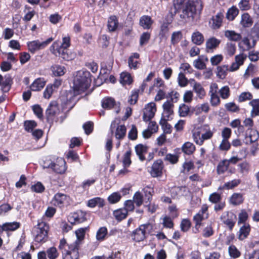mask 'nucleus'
I'll use <instances>...</instances> for the list:
<instances>
[{"instance_id":"1","label":"nucleus","mask_w":259,"mask_h":259,"mask_svg":"<svg viewBox=\"0 0 259 259\" xmlns=\"http://www.w3.org/2000/svg\"><path fill=\"white\" fill-rule=\"evenodd\" d=\"M87 230V228H81L75 231L77 239L70 245H68L64 238L60 240L58 247L62 252V259H78L79 249L84 240Z\"/></svg>"},{"instance_id":"2","label":"nucleus","mask_w":259,"mask_h":259,"mask_svg":"<svg viewBox=\"0 0 259 259\" xmlns=\"http://www.w3.org/2000/svg\"><path fill=\"white\" fill-rule=\"evenodd\" d=\"M174 7L176 11L181 10L180 17L186 20L188 19H193L194 15L200 13L202 10V4L201 0H176Z\"/></svg>"},{"instance_id":"3","label":"nucleus","mask_w":259,"mask_h":259,"mask_svg":"<svg viewBox=\"0 0 259 259\" xmlns=\"http://www.w3.org/2000/svg\"><path fill=\"white\" fill-rule=\"evenodd\" d=\"M230 89L225 85L219 89L216 83H212L209 86L208 95L210 97L209 102L212 107H218L221 104V99L226 100L230 96Z\"/></svg>"},{"instance_id":"4","label":"nucleus","mask_w":259,"mask_h":259,"mask_svg":"<svg viewBox=\"0 0 259 259\" xmlns=\"http://www.w3.org/2000/svg\"><path fill=\"white\" fill-rule=\"evenodd\" d=\"M91 81L90 72L84 70L77 71L73 81L74 91L78 94L84 92L90 86Z\"/></svg>"},{"instance_id":"5","label":"nucleus","mask_w":259,"mask_h":259,"mask_svg":"<svg viewBox=\"0 0 259 259\" xmlns=\"http://www.w3.org/2000/svg\"><path fill=\"white\" fill-rule=\"evenodd\" d=\"M47 120L49 122L54 121L62 123L67 117V113L59 107L56 101H52L46 110Z\"/></svg>"},{"instance_id":"6","label":"nucleus","mask_w":259,"mask_h":259,"mask_svg":"<svg viewBox=\"0 0 259 259\" xmlns=\"http://www.w3.org/2000/svg\"><path fill=\"white\" fill-rule=\"evenodd\" d=\"M213 133L207 125L195 127L192 130V137L194 142L198 145H203L204 141L211 139Z\"/></svg>"},{"instance_id":"7","label":"nucleus","mask_w":259,"mask_h":259,"mask_svg":"<svg viewBox=\"0 0 259 259\" xmlns=\"http://www.w3.org/2000/svg\"><path fill=\"white\" fill-rule=\"evenodd\" d=\"M49 230V226L47 223L41 221H38L37 226L33 230L35 241L39 243L46 242L48 239Z\"/></svg>"},{"instance_id":"8","label":"nucleus","mask_w":259,"mask_h":259,"mask_svg":"<svg viewBox=\"0 0 259 259\" xmlns=\"http://www.w3.org/2000/svg\"><path fill=\"white\" fill-rule=\"evenodd\" d=\"M208 206L206 204H203L201 209L193 217V220L195 224L194 231L195 233L199 232V228L202 225V222L208 218Z\"/></svg>"},{"instance_id":"9","label":"nucleus","mask_w":259,"mask_h":259,"mask_svg":"<svg viewBox=\"0 0 259 259\" xmlns=\"http://www.w3.org/2000/svg\"><path fill=\"white\" fill-rule=\"evenodd\" d=\"M53 40L52 37H50L42 42H40L38 40L30 41L27 43V47L31 53H34L35 52L46 48Z\"/></svg>"},{"instance_id":"10","label":"nucleus","mask_w":259,"mask_h":259,"mask_svg":"<svg viewBox=\"0 0 259 259\" xmlns=\"http://www.w3.org/2000/svg\"><path fill=\"white\" fill-rule=\"evenodd\" d=\"M149 228H151V225L150 224L141 225L133 232V239L137 242L143 241L146 237V230Z\"/></svg>"},{"instance_id":"11","label":"nucleus","mask_w":259,"mask_h":259,"mask_svg":"<svg viewBox=\"0 0 259 259\" xmlns=\"http://www.w3.org/2000/svg\"><path fill=\"white\" fill-rule=\"evenodd\" d=\"M156 111V107L154 103L147 104L144 109L143 120L146 122L150 121L154 116Z\"/></svg>"},{"instance_id":"12","label":"nucleus","mask_w":259,"mask_h":259,"mask_svg":"<svg viewBox=\"0 0 259 259\" xmlns=\"http://www.w3.org/2000/svg\"><path fill=\"white\" fill-rule=\"evenodd\" d=\"M102 107L106 109H114L116 113L120 111L119 104L116 103L115 100L111 97L104 98L102 101Z\"/></svg>"},{"instance_id":"13","label":"nucleus","mask_w":259,"mask_h":259,"mask_svg":"<svg viewBox=\"0 0 259 259\" xmlns=\"http://www.w3.org/2000/svg\"><path fill=\"white\" fill-rule=\"evenodd\" d=\"M69 200V196L68 195L62 193H57L54 195L52 201L54 205L61 207L67 204Z\"/></svg>"},{"instance_id":"14","label":"nucleus","mask_w":259,"mask_h":259,"mask_svg":"<svg viewBox=\"0 0 259 259\" xmlns=\"http://www.w3.org/2000/svg\"><path fill=\"white\" fill-rule=\"evenodd\" d=\"M163 168V162L162 160L160 159L157 160L152 164L149 170L150 174L154 178L160 177L162 174Z\"/></svg>"},{"instance_id":"15","label":"nucleus","mask_w":259,"mask_h":259,"mask_svg":"<svg viewBox=\"0 0 259 259\" xmlns=\"http://www.w3.org/2000/svg\"><path fill=\"white\" fill-rule=\"evenodd\" d=\"M247 58L246 55L240 54L235 57V61L233 62L229 68L230 72L237 70L240 66L243 64L244 61Z\"/></svg>"},{"instance_id":"16","label":"nucleus","mask_w":259,"mask_h":259,"mask_svg":"<svg viewBox=\"0 0 259 259\" xmlns=\"http://www.w3.org/2000/svg\"><path fill=\"white\" fill-rule=\"evenodd\" d=\"M85 213L81 210H78L72 214L70 219L72 224H78L86 220Z\"/></svg>"},{"instance_id":"17","label":"nucleus","mask_w":259,"mask_h":259,"mask_svg":"<svg viewBox=\"0 0 259 259\" xmlns=\"http://www.w3.org/2000/svg\"><path fill=\"white\" fill-rule=\"evenodd\" d=\"M221 40L212 37L208 39L206 42V51L207 53H212L219 46Z\"/></svg>"},{"instance_id":"18","label":"nucleus","mask_w":259,"mask_h":259,"mask_svg":"<svg viewBox=\"0 0 259 259\" xmlns=\"http://www.w3.org/2000/svg\"><path fill=\"white\" fill-rule=\"evenodd\" d=\"M153 23V21L149 16L144 15L140 19L139 24L144 29H150Z\"/></svg>"},{"instance_id":"19","label":"nucleus","mask_w":259,"mask_h":259,"mask_svg":"<svg viewBox=\"0 0 259 259\" xmlns=\"http://www.w3.org/2000/svg\"><path fill=\"white\" fill-rule=\"evenodd\" d=\"M174 105L170 101H166L163 104V113L162 118H167V119L174 113Z\"/></svg>"},{"instance_id":"20","label":"nucleus","mask_w":259,"mask_h":259,"mask_svg":"<svg viewBox=\"0 0 259 259\" xmlns=\"http://www.w3.org/2000/svg\"><path fill=\"white\" fill-rule=\"evenodd\" d=\"M148 147L146 145L143 144H139L136 146L135 151L137 155L141 161L146 159L145 154L147 152Z\"/></svg>"},{"instance_id":"21","label":"nucleus","mask_w":259,"mask_h":259,"mask_svg":"<svg viewBox=\"0 0 259 259\" xmlns=\"http://www.w3.org/2000/svg\"><path fill=\"white\" fill-rule=\"evenodd\" d=\"M140 55L138 53H135L129 57L128 59V65L130 69H137L138 68V65L139 63L138 59H139Z\"/></svg>"},{"instance_id":"22","label":"nucleus","mask_w":259,"mask_h":259,"mask_svg":"<svg viewBox=\"0 0 259 259\" xmlns=\"http://www.w3.org/2000/svg\"><path fill=\"white\" fill-rule=\"evenodd\" d=\"M118 24V18L116 16H111L108 18L107 27L109 31H115L117 29Z\"/></svg>"},{"instance_id":"23","label":"nucleus","mask_w":259,"mask_h":259,"mask_svg":"<svg viewBox=\"0 0 259 259\" xmlns=\"http://www.w3.org/2000/svg\"><path fill=\"white\" fill-rule=\"evenodd\" d=\"M250 226L249 224L245 223L240 228L238 239L240 240H243L247 238L250 232Z\"/></svg>"},{"instance_id":"24","label":"nucleus","mask_w":259,"mask_h":259,"mask_svg":"<svg viewBox=\"0 0 259 259\" xmlns=\"http://www.w3.org/2000/svg\"><path fill=\"white\" fill-rule=\"evenodd\" d=\"M192 81L194 82L193 87L194 91L196 93L199 98L203 99L206 95L204 89L200 83L196 82L194 79H193Z\"/></svg>"},{"instance_id":"25","label":"nucleus","mask_w":259,"mask_h":259,"mask_svg":"<svg viewBox=\"0 0 259 259\" xmlns=\"http://www.w3.org/2000/svg\"><path fill=\"white\" fill-rule=\"evenodd\" d=\"M65 165V161L63 159H61L58 162V163H54L52 165V169L56 173L63 174L66 170Z\"/></svg>"},{"instance_id":"26","label":"nucleus","mask_w":259,"mask_h":259,"mask_svg":"<svg viewBox=\"0 0 259 259\" xmlns=\"http://www.w3.org/2000/svg\"><path fill=\"white\" fill-rule=\"evenodd\" d=\"M246 138H249L250 143H253L256 141L259 138V134L258 132L253 129L247 130L245 132Z\"/></svg>"},{"instance_id":"27","label":"nucleus","mask_w":259,"mask_h":259,"mask_svg":"<svg viewBox=\"0 0 259 259\" xmlns=\"http://www.w3.org/2000/svg\"><path fill=\"white\" fill-rule=\"evenodd\" d=\"M51 70L53 74L56 76L63 75L66 72V68L64 66L54 64L52 66Z\"/></svg>"},{"instance_id":"28","label":"nucleus","mask_w":259,"mask_h":259,"mask_svg":"<svg viewBox=\"0 0 259 259\" xmlns=\"http://www.w3.org/2000/svg\"><path fill=\"white\" fill-rule=\"evenodd\" d=\"M105 205V200L100 197H95L89 200L88 202V206L90 207H95L98 206L102 207Z\"/></svg>"},{"instance_id":"29","label":"nucleus","mask_w":259,"mask_h":259,"mask_svg":"<svg viewBox=\"0 0 259 259\" xmlns=\"http://www.w3.org/2000/svg\"><path fill=\"white\" fill-rule=\"evenodd\" d=\"M44 79L38 78L35 79L30 85V89L32 91H40L45 85Z\"/></svg>"},{"instance_id":"30","label":"nucleus","mask_w":259,"mask_h":259,"mask_svg":"<svg viewBox=\"0 0 259 259\" xmlns=\"http://www.w3.org/2000/svg\"><path fill=\"white\" fill-rule=\"evenodd\" d=\"M195 146L191 142H187L182 146V151L187 155H191L195 151Z\"/></svg>"},{"instance_id":"31","label":"nucleus","mask_w":259,"mask_h":259,"mask_svg":"<svg viewBox=\"0 0 259 259\" xmlns=\"http://www.w3.org/2000/svg\"><path fill=\"white\" fill-rule=\"evenodd\" d=\"M230 69L228 65H223L217 67V76L221 79H224Z\"/></svg>"},{"instance_id":"32","label":"nucleus","mask_w":259,"mask_h":259,"mask_svg":"<svg viewBox=\"0 0 259 259\" xmlns=\"http://www.w3.org/2000/svg\"><path fill=\"white\" fill-rule=\"evenodd\" d=\"M223 18V15L221 13L213 16L211 20L212 27L213 29L219 28L222 25ZM210 23H211V22Z\"/></svg>"},{"instance_id":"33","label":"nucleus","mask_w":259,"mask_h":259,"mask_svg":"<svg viewBox=\"0 0 259 259\" xmlns=\"http://www.w3.org/2000/svg\"><path fill=\"white\" fill-rule=\"evenodd\" d=\"M240 23L244 27H249L252 25L253 21L249 14L245 13L242 15Z\"/></svg>"},{"instance_id":"34","label":"nucleus","mask_w":259,"mask_h":259,"mask_svg":"<svg viewBox=\"0 0 259 259\" xmlns=\"http://www.w3.org/2000/svg\"><path fill=\"white\" fill-rule=\"evenodd\" d=\"M229 165V162L228 161V160L224 159L222 161H221L217 166V173L219 175L224 174L225 171L227 170Z\"/></svg>"},{"instance_id":"35","label":"nucleus","mask_w":259,"mask_h":259,"mask_svg":"<svg viewBox=\"0 0 259 259\" xmlns=\"http://www.w3.org/2000/svg\"><path fill=\"white\" fill-rule=\"evenodd\" d=\"M225 36L229 40L237 41L241 39L240 34L235 32L232 30H227L225 32Z\"/></svg>"},{"instance_id":"36","label":"nucleus","mask_w":259,"mask_h":259,"mask_svg":"<svg viewBox=\"0 0 259 259\" xmlns=\"http://www.w3.org/2000/svg\"><path fill=\"white\" fill-rule=\"evenodd\" d=\"M191 39L192 42L197 45H201L204 41V37L202 34L199 31L193 32Z\"/></svg>"},{"instance_id":"37","label":"nucleus","mask_w":259,"mask_h":259,"mask_svg":"<svg viewBox=\"0 0 259 259\" xmlns=\"http://www.w3.org/2000/svg\"><path fill=\"white\" fill-rule=\"evenodd\" d=\"M126 128L125 125H118L116 129L115 136L116 139H123L126 135Z\"/></svg>"},{"instance_id":"38","label":"nucleus","mask_w":259,"mask_h":259,"mask_svg":"<svg viewBox=\"0 0 259 259\" xmlns=\"http://www.w3.org/2000/svg\"><path fill=\"white\" fill-rule=\"evenodd\" d=\"M13 80L11 77L9 75H6L3 78V84L2 87V90L4 92H7L9 91L11 85L12 83Z\"/></svg>"},{"instance_id":"39","label":"nucleus","mask_w":259,"mask_h":259,"mask_svg":"<svg viewBox=\"0 0 259 259\" xmlns=\"http://www.w3.org/2000/svg\"><path fill=\"white\" fill-rule=\"evenodd\" d=\"M127 214L126 210L123 208L115 210L113 212L114 217L118 221H120L126 218Z\"/></svg>"},{"instance_id":"40","label":"nucleus","mask_w":259,"mask_h":259,"mask_svg":"<svg viewBox=\"0 0 259 259\" xmlns=\"http://www.w3.org/2000/svg\"><path fill=\"white\" fill-rule=\"evenodd\" d=\"M227 213L229 218L224 221V223L229 227L230 230H232L235 224V220L236 219V215L232 212L229 213V212H227Z\"/></svg>"},{"instance_id":"41","label":"nucleus","mask_w":259,"mask_h":259,"mask_svg":"<svg viewBox=\"0 0 259 259\" xmlns=\"http://www.w3.org/2000/svg\"><path fill=\"white\" fill-rule=\"evenodd\" d=\"M239 14V10L235 6L229 9L226 14V18L230 21L233 20Z\"/></svg>"},{"instance_id":"42","label":"nucleus","mask_w":259,"mask_h":259,"mask_svg":"<svg viewBox=\"0 0 259 259\" xmlns=\"http://www.w3.org/2000/svg\"><path fill=\"white\" fill-rule=\"evenodd\" d=\"M169 23L164 22L160 27V30L159 32V36L160 39L166 38L167 35L169 31L168 26Z\"/></svg>"},{"instance_id":"43","label":"nucleus","mask_w":259,"mask_h":259,"mask_svg":"<svg viewBox=\"0 0 259 259\" xmlns=\"http://www.w3.org/2000/svg\"><path fill=\"white\" fill-rule=\"evenodd\" d=\"M190 113V107L187 105L183 103L179 107V114L180 117H186Z\"/></svg>"},{"instance_id":"44","label":"nucleus","mask_w":259,"mask_h":259,"mask_svg":"<svg viewBox=\"0 0 259 259\" xmlns=\"http://www.w3.org/2000/svg\"><path fill=\"white\" fill-rule=\"evenodd\" d=\"M163 132L165 134H170L171 132V126L167 122V119L161 118L159 121Z\"/></svg>"},{"instance_id":"45","label":"nucleus","mask_w":259,"mask_h":259,"mask_svg":"<svg viewBox=\"0 0 259 259\" xmlns=\"http://www.w3.org/2000/svg\"><path fill=\"white\" fill-rule=\"evenodd\" d=\"M249 104L252 107L251 116H255L259 115V99L253 100Z\"/></svg>"},{"instance_id":"46","label":"nucleus","mask_w":259,"mask_h":259,"mask_svg":"<svg viewBox=\"0 0 259 259\" xmlns=\"http://www.w3.org/2000/svg\"><path fill=\"white\" fill-rule=\"evenodd\" d=\"M132 78L130 74L123 72L120 74V82L123 85L130 84L132 82Z\"/></svg>"},{"instance_id":"47","label":"nucleus","mask_w":259,"mask_h":259,"mask_svg":"<svg viewBox=\"0 0 259 259\" xmlns=\"http://www.w3.org/2000/svg\"><path fill=\"white\" fill-rule=\"evenodd\" d=\"M46 253L49 259H56L59 255L57 248L54 246L49 248L47 250Z\"/></svg>"},{"instance_id":"48","label":"nucleus","mask_w":259,"mask_h":259,"mask_svg":"<svg viewBox=\"0 0 259 259\" xmlns=\"http://www.w3.org/2000/svg\"><path fill=\"white\" fill-rule=\"evenodd\" d=\"M5 231H13L20 227V223L16 222L11 223H6L4 224Z\"/></svg>"},{"instance_id":"49","label":"nucleus","mask_w":259,"mask_h":259,"mask_svg":"<svg viewBox=\"0 0 259 259\" xmlns=\"http://www.w3.org/2000/svg\"><path fill=\"white\" fill-rule=\"evenodd\" d=\"M107 229L105 227H101L97 231L96 238L99 241H103L107 235Z\"/></svg>"},{"instance_id":"50","label":"nucleus","mask_w":259,"mask_h":259,"mask_svg":"<svg viewBox=\"0 0 259 259\" xmlns=\"http://www.w3.org/2000/svg\"><path fill=\"white\" fill-rule=\"evenodd\" d=\"M121 195L119 192H114L108 197V201L111 204L116 203L120 201Z\"/></svg>"},{"instance_id":"51","label":"nucleus","mask_w":259,"mask_h":259,"mask_svg":"<svg viewBox=\"0 0 259 259\" xmlns=\"http://www.w3.org/2000/svg\"><path fill=\"white\" fill-rule=\"evenodd\" d=\"M243 201L242 196L240 194H234L230 198V202L233 205H239Z\"/></svg>"},{"instance_id":"52","label":"nucleus","mask_w":259,"mask_h":259,"mask_svg":"<svg viewBox=\"0 0 259 259\" xmlns=\"http://www.w3.org/2000/svg\"><path fill=\"white\" fill-rule=\"evenodd\" d=\"M137 206H140L143 203V196L140 192H137L133 196V200Z\"/></svg>"},{"instance_id":"53","label":"nucleus","mask_w":259,"mask_h":259,"mask_svg":"<svg viewBox=\"0 0 259 259\" xmlns=\"http://www.w3.org/2000/svg\"><path fill=\"white\" fill-rule=\"evenodd\" d=\"M178 81L179 86L181 87H185L187 85L188 80L185 76V74L183 72H180L179 73L178 77Z\"/></svg>"},{"instance_id":"54","label":"nucleus","mask_w":259,"mask_h":259,"mask_svg":"<svg viewBox=\"0 0 259 259\" xmlns=\"http://www.w3.org/2000/svg\"><path fill=\"white\" fill-rule=\"evenodd\" d=\"M236 45L232 42H228L225 47V51L227 55L232 56L236 52Z\"/></svg>"},{"instance_id":"55","label":"nucleus","mask_w":259,"mask_h":259,"mask_svg":"<svg viewBox=\"0 0 259 259\" xmlns=\"http://www.w3.org/2000/svg\"><path fill=\"white\" fill-rule=\"evenodd\" d=\"M182 38V34L181 31H177L172 33L171 37V43L172 45L178 44Z\"/></svg>"},{"instance_id":"56","label":"nucleus","mask_w":259,"mask_h":259,"mask_svg":"<svg viewBox=\"0 0 259 259\" xmlns=\"http://www.w3.org/2000/svg\"><path fill=\"white\" fill-rule=\"evenodd\" d=\"M180 69L181 70V72H183L185 74H191L193 72V70L190 65L188 63H182L180 66Z\"/></svg>"},{"instance_id":"57","label":"nucleus","mask_w":259,"mask_h":259,"mask_svg":"<svg viewBox=\"0 0 259 259\" xmlns=\"http://www.w3.org/2000/svg\"><path fill=\"white\" fill-rule=\"evenodd\" d=\"M66 49L60 48L57 56L62 58L65 60L68 61L72 59V56L71 55L68 54Z\"/></svg>"},{"instance_id":"58","label":"nucleus","mask_w":259,"mask_h":259,"mask_svg":"<svg viewBox=\"0 0 259 259\" xmlns=\"http://www.w3.org/2000/svg\"><path fill=\"white\" fill-rule=\"evenodd\" d=\"M248 214L245 209H242L238 214V224L244 223L247 220Z\"/></svg>"},{"instance_id":"59","label":"nucleus","mask_w":259,"mask_h":259,"mask_svg":"<svg viewBox=\"0 0 259 259\" xmlns=\"http://www.w3.org/2000/svg\"><path fill=\"white\" fill-rule=\"evenodd\" d=\"M37 125L36 123L34 121L29 120L24 122V126L25 130L28 132H32L33 130Z\"/></svg>"},{"instance_id":"60","label":"nucleus","mask_w":259,"mask_h":259,"mask_svg":"<svg viewBox=\"0 0 259 259\" xmlns=\"http://www.w3.org/2000/svg\"><path fill=\"white\" fill-rule=\"evenodd\" d=\"M132 154V152L131 150H128L126 151L125 153L123 159V164L124 166L128 167L131 163V156Z\"/></svg>"},{"instance_id":"61","label":"nucleus","mask_w":259,"mask_h":259,"mask_svg":"<svg viewBox=\"0 0 259 259\" xmlns=\"http://www.w3.org/2000/svg\"><path fill=\"white\" fill-rule=\"evenodd\" d=\"M124 209L126 210V212H132L135 209L134 202L132 200H126L124 203Z\"/></svg>"},{"instance_id":"62","label":"nucleus","mask_w":259,"mask_h":259,"mask_svg":"<svg viewBox=\"0 0 259 259\" xmlns=\"http://www.w3.org/2000/svg\"><path fill=\"white\" fill-rule=\"evenodd\" d=\"M210 109L209 106L207 103H203L199 106L196 107V114H199L202 112L207 113Z\"/></svg>"},{"instance_id":"63","label":"nucleus","mask_w":259,"mask_h":259,"mask_svg":"<svg viewBox=\"0 0 259 259\" xmlns=\"http://www.w3.org/2000/svg\"><path fill=\"white\" fill-rule=\"evenodd\" d=\"M140 90H137L132 92V94L128 100V103L130 104L133 105L136 103L138 99L139 94L140 93Z\"/></svg>"},{"instance_id":"64","label":"nucleus","mask_w":259,"mask_h":259,"mask_svg":"<svg viewBox=\"0 0 259 259\" xmlns=\"http://www.w3.org/2000/svg\"><path fill=\"white\" fill-rule=\"evenodd\" d=\"M138 130L135 125H132L131 130L128 134V137L130 140H135L137 138Z\"/></svg>"}]
</instances>
